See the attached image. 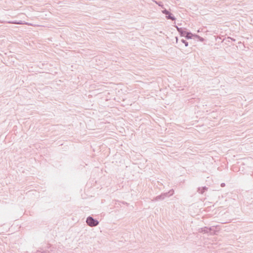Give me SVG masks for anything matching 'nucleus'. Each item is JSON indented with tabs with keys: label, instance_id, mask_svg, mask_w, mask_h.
Here are the masks:
<instances>
[{
	"label": "nucleus",
	"instance_id": "nucleus-1",
	"mask_svg": "<svg viewBox=\"0 0 253 253\" xmlns=\"http://www.w3.org/2000/svg\"><path fill=\"white\" fill-rule=\"evenodd\" d=\"M174 194V190L173 189L170 190L169 192L163 193L161 195H158L154 198L153 201H159L163 200L167 197H169Z\"/></svg>",
	"mask_w": 253,
	"mask_h": 253
},
{
	"label": "nucleus",
	"instance_id": "nucleus-2",
	"mask_svg": "<svg viewBox=\"0 0 253 253\" xmlns=\"http://www.w3.org/2000/svg\"><path fill=\"white\" fill-rule=\"evenodd\" d=\"M86 222L90 227H95L99 224V221L91 216H89L86 218Z\"/></svg>",
	"mask_w": 253,
	"mask_h": 253
},
{
	"label": "nucleus",
	"instance_id": "nucleus-3",
	"mask_svg": "<svg viewBox=\"0 0 253 253\" xmlns=\"http://www.w3.org/2000/svg\"><path fill=\"white\" fill-rule=\"evenodd\" d=\"M162 12L166 14V18L167 19H170L171 20H175L176 18L173 15V14L169 12L168 10H167V9H165L164 10H163L162 11Z\"/></svg>",
	"mask_w": 253,
	"mask_h": 253
},
{
	"label": "nucleus",
	"instance_id": "nucleus-4",
	"mask_svg": "<svg viewBox=\"0 0 253 253\" xmlns=\"http://www.w3.org/2000/svg\"><path fill=\"white\" fill-rule=\"evenodd\" d=\"M177 31L181 37H185L187 30L185 28H177Z\"/></svg>",
	"mask_w": 253,
	"mask_h": 253
},
{
	"label": "nucleus",
	"instance_id": "nucleus-5",
	"mask_svg": "<svg viewBox=\"0 0 253 253\" xmlns=\"http://www.w3.org/2000/svg\"><path fill=\"white\" fill-rule=\"evenodd\" d=\"M195 34H193L191 32L187 31L184 37L186 39L189 40V39H192L193 37H195Z\"/></svg>",
	"mask_w": 253,
	"mask_h": 253
},
{
	"label": "nucleus",
	"instance_id": "nucleus-6",
	"mask_svg": "<svg viewBox=\"0 0 253 253\" xmlns=\"http://www.w3.org/2000/svg\"><path fill=\"white\" fill-rule=\"evenodd\" d=\"M208 187L206 186H203L202 187H199L197 189V192L201 194H203L205 191L208 190Z\"/></svg>",
	"mask_w": 253,
	"mask_h": 253
},
{
	"label": "nucleus",
	"instance_id": "nucleus-7",
	"mask_svg": "<svg viewBox=\"0 0 253 253\" xmlns=\"http://www.w3.org/2000/svg\"><path fill=\"white\" fill-rule=\"evenodd\" d=\"M7 23H10V24H19V25H22L24 24V22L21 20L9 21H8Z\"/></svg>",
	"mask_w": 253,
	"mask_h": 253
},
{
	"label": "nucleus",
	"instance_id": "nucleus-8",
	"mask_svg": "<svg viewBox=\"0 0 253 253\" xmlns=\"http://www.w3.org/2000/svg\"><path fill=\"white\" fill-rule=\"evenodd\" d=\"M211 228H209L208 227H204L203 228H201V232L204 233H209L210 232Z\"/></svg>",
	"mask_w": 253,
	"mask_h": 253
},
{
	"label": "nucleus",
	"instance_id": "nucleus-9",
	"mask_svg": "<svg viewBox=\"0 0 253 253\" xmlns=\"http://www.w3.org/2000/svg\"><path fill=\"white\" fill-rule=\"evenodd\" d=\"M195 37L198 39L199 41L200 42H204L205 41V39L203 38L200 37V36L197 34H195Z\"/></svg>",
	"mask_w": 253,
	"mask_h": 253
},
{
	"label": "nucleus",
	"instance_id": "nucleus-10",
	"mask_svg": "<svg viewBox=\"0 0 253 253\" xmlns=\"http://www.w3.org/2000/svg\"><path fill=\"white\" fill-rule=\"evenodd\" d=\"M209 228H211L210 232L209 233L210 234L212 235V234H215V230H214L213 227H209Z\"/></svg>",
	"mask_w": 253,
	"mask_h": 253
},
{
	"label": "nucleus",
	"instance_id": "nucleus-11",
	"mask_svg": "<svg viewBox=\"0 0 253 253\" xmlns=\"http://www.w3.org/2000/svg\"><path fill=\"white\" fill-rule=\"evenodd\" d=\"M181 42L184 44L185 46L186 47H187L188 46V42L186 41V40L184 39H182L181 40Z\"/></svg>",
	"mask_w": 253,
	"mask_h": 253
},
{
	"label": "nucleus",
	"instance_id": "nucleus-12",
	"mask_svg": "<svg viewBox=\"0 0 253 253\" xmlns=\"http://www.w3.org/2000/svg\"><path fill=\"white\" fill-rule=\"evenodd\" d=\"M3 9L4 10H9V9H12V8H11V6H3V7H2Z\"/></svg>",
	"mask_w": 253,
	"mask_h": 253
},
{
	"label": "nucleus",
	"instance_id": "nucleus-13",
	"mask_svg": "<svg viewBox=\"0 0 253 253\" xmlns=\"http://www.w3.org/2000/svg\"><path fill=\"white\" fill-rule=\"evenodd\" d=\"M154 2H155L157 4H158L159 6H161L162 5V1H157V0H155V1H154Z\"/></svg>",
	"mask_w": 253,
	"mask_h": 253
},
{
	"label": "nucleus",
	"instance_id": "nucleus-14",
	"mask_svg": "<svg viewBox=\"0 0 253 253\" xmlns=\"http://www.w3.org/2000/svg\"><path fill=\"white\" fill-rule=\"evenodd\" d=\"M228 39H230L232 41H233V42H235L236 41V40L235 39H234L233 38L230 37H228Z\"/></svg>",
	"mask_w": 253,
	"mask_h": 253
},
{
	"label": "nucleus",
	"instance_id": "nucleus-15",
	"mask_svg": "<svg viewBox=\"0 0 253 253\" xmlns=\"http://www.w3.org/2000/svg\"><path fill=\"white\" fill-rule=\"evenodd\" d=\"M221 187H223L225 186V184L224 183H222L220 185Z\"/></svg>",
	"mask_w": 253,
	"mask_h": 253
},
{
	"label": "nucleus",
	"instance_id": "nucleus-16",
	"mask_svg": "<svg viewBox=\"0 0 253 253\" xmlns=\"http://www.w3.org/2000/svg\"><path fill=\"white\" fill-rule=\"evenodd\" d=\"M175 39H176V43H177V42H178V37H175Z\"/></svg>",
	"mask_w": 253,
	"mask_h": 253
},
{
	"label": "nucleus",
	"instance_id": "nucleus-17",
	"mask_svg": "<svg viewBox=\"0 0 253 253\" xmlns=\"http://www.w3.org/2000/svg\"><path fill=\"white\" fill-rule=\"evenodd\" d=\"M174 27H175L177 30V28H180V27H178L177 25H175Z\"/></svg>",
	"mask_w": 253,
	"mask_h": 253
},
{
	"label": "nucleus",
	"instance_id": "nucleus-18",
	"mask_svg": "<svg viewBox=\"0 0 253 253\" xmlns=\"http://www.w3.org/2000/svg\"><path fill=\"white\" fill-rule=\"evenodd\" d=\"M2 2H4V3H6V1H2Z\"/></svg>",
	"mask_w": 253,
	"mask_h": 253
}]
</instances>
